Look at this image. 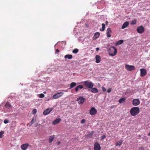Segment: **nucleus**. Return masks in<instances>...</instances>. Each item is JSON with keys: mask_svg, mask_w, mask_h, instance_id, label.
Masks as SVG:
<instances>
[{"mask_svg": "<svg viewBox=\"0 0 150 150\" xmlns=\"http://www.w3.org/2000/svg\"><path fill=\"white\" fill-rule=\"evenodd\" d=\"M139 108L138 107H133L130 110V112L131 115L135 116L139 112Z\"/></svg>", "mask_w": 150, "mask_h": 150, "instance_id": "f257e3e1", "label": "nucleus"}, {"mask_svg": "<svg viewBox=\"0 0 150 150\" xmlns=\"http://www.w3.org/2000/svg\"><path fill=\"white\" fill-rule=\"evenodd\" d=\"M81 83H83V85L86 86L87 88L90 89L93 86L94 83L91 81H82Z\"/></svg>", "mask_w": 150, "mask_h": 150, "instance_id": "f03ea898", "label": "nucleus"}, {"mask_svg": "<svg viewBox=\"0 0 150 150\" xmlns=\"http://www.w3.org/2000/svg\"><path fill=\"white\" fill-rule=\"evenodd\" d=\"M108 52L110 56H114L116 54L117 50L115 47L112 46L110 48Z\"/></svg>", "mask_w": 150, "mask_h": 150, "instance_id": "7ed1b4c3", "label": "nucleus"}, {"mask_svg": "<svg viewBox=\"0 0 150 150\" xmlns=\"http://www.w3.org/2000/svg\"><path fill=\"white\" fill-rule=\"evenodd\" d=\"M63 93L62 92L57 93L53 96L54 99H57L61 96L63 95Z\"/></svg>", "mask_w": 150, "mask_h": 150, "instance_id": "20e7f679", "label": "nucleus"}, {"mask_svg": "<svg viewBox=\"0 0 150 150\" xmlns=\"http://www.w3.org/2000/svg\"><path fill=\"white\" fill-rule=\"evenodd\" d=\"M85 99L82 96H80L77 98V101L79 104H82L84 102Z\"/></svg>", "mask_w": 150, "mask_h": 150, "instance_id": "39448f33", "label": "nucleus"}, {"mask_svg": "<svg viewBox=\"0 0 150 150\" xmlns=\"http://www.w3.org/2000/svg\"><path fill=\"white\" fill-rule=\"evenodd\" d=\"M97 112V111L96 108L94 107H93L91 108L90 110V114L91 115H95Z\"/></svg>", "mask_w": 150, "mask_h": 150, "instance_id": "423d86ee", "label": "nucleus"}, {"mask_svg": "<svg viewBox=\"0 0 150 150\" xmlns=\"http://www.w3.org/2000/svg\"><path fill=\"white\" fill-rule=\"evenodd\" d=\"M125 68L128 71H131L133 70L135 67L133 65H126L125 66Z\"/></svg>", "mask_w": 150, "mask_h": 150, "instance_id": "0eeeda50", "label": "nucleus"}, {"mask_svg": "<svg viewBox=\"0 0 150 150\" xmlns=\"http://www.w3.org/2000/svg\"><path fill=\"white\" fill-rule=\"evenodd\" d=\"M140 102L139 99H134L132 101V104L134 106H137L139 104Z\"/></svg>", "mask_w": 150, "mask_h": 150, "instance_id": "6e6552de", "label": "nucleus"}, {"mask_svg": "<svg viewBox=\"0 0 150 150\" xmlns=\"http://www.w3.org/2000/svg\"><path fill=\"white\" fill-rule=\"evenodd\" d=\"M94 150H100L101 147L99 144L97 142L95 143L94 145Z\"/></svg>", "mask_w": 150, "mask_h": 150, "instance_id": "1a4fd4ad", "label": "nucleus"}, {"mask_svg": "<svg viewBox=\"0 0 150 150\" xmlns=\"http://www.w3.org/2000/svg\"><path fill=\"white\" fill-rule=\"evenodd\" d=\"M137 32L139 33H142L144 31V28L142 26H140L137 29Z\"/></svg>", "mask_w": 150, "mask_h": 150, "instance_id": "9d476101", "label": "nucleus"}, {"mask_svg": "<svg viewBox=\"0 0 150 150\" xmlns=\"http://www.w3.org/2000/svg\"><path fill=\"white\" fill-rule=\"evenodd\" d=\"M52 110V108H48L46 109L43 112V114L45 115L49 114Z\"/></svg>", "mask_w": 150, "mask_h": 150, "instance_id": "9b49d317", "label": "nucleus"}, {"mask_svg": "<svg viewBox=\"0 0 150 150\" xmlns=\"http://www.w3.org/2000/svg\"><path fill=\"white\" fill-rule=\"evenodd\" d=\"M112 31L111 30V29L110 28H107L106 31V34L107 35V36L108 38H110L111 37V35H110Z\"/></svg>", "mask_w": 150, "mask_h": 150, "instance_id": "f8f14e48", "label": "nucleus"}, {"mask_svg": "<svg viewBox=\"0 0 150 150\" xmlns=\"http://www.w3.org/2000/svg\"><path fill=\"white\" fill-rule=\"evenodd\" d=\"M141 76L142 77L144 76L146 74V71L145 69H140Z\"/></svg>", "mask_w": 150, "mask_h": 150, "instance_id": "ddd939ff", "label": "nucleus"}, {"mask_svg": "<svg viewBox=\"0 0 150 150\" xmlns=\"http://www.w3.org/2000/svg\"><path fill=\"white\" fill-rule=\"evenodd\" d=\"M29 144L28 143H25L23 144L21 146V149L23 150H25L28 146Z\"/></svg>", "mask_w": 150, "mask_h": 150, "instance_id": "4468645a", "label": "nucleus"}, {"mask_svg": "<svg viewBox=\"0 0 150 150\" xmlns=\"http://www.w3.org/2000/svg\"><path fill=\"white\" fill-rule=\"evenodd\" d=\"M83 88V86L82 85H79L77 86L75 89V91L76 92L78 91L79 89H81Z\"/></svg>", "mask_w": 150, "mask_h": 150, "instance_id": "2eb2a0df", "label": "nucleus"}, {"mask_svg": "<svg viewBox=\"0 0 150 150\" xmlns=\"http://www.w3.org/2000/svg\"><path fill=\"white\" fill-rule=\"evenodd\" d=\"M93 133V131L89 132V133L86 135V138L87 139H89L91 138Z\"/></svg>", "mask_w": 150, "mask_h": 150, "instance_id": "dca6fc26", "label": "nucleus"}, {"mask_svg": "<svg viewBox=\"0 0 150 150\" xmlns=\"http://www.w3.org/2000/svg\"><path fill=\"white\" fill-rule=\"evenodd\" d=\"M95 58L96 63H98L100 62L101 61V58L99 55H96L95 56Z\"/></svg>", "mask_w": 150, "mask_h": 150, "instance_id": "f3484780", "label": "nucleus"}, {"mask_svg": "<svg viewBox=\"0 0 150 150\" xmlns=\"http://www.w3.org/2000/svg\"><path fill=\"white\" fill-rule=\"evenodd\" d=\"M5 107L7 109L10 110L12 108V105L9 102H7L5 105Z\"/></svg>", "mask_w": 150, "mask_h": 150, "instance_id": "a211bd4d", "label": "nucleus"}, {"mask_svg": "<svg viewBox=\"0 0 150 150\" xmlns=\"http://www.w3.org/2000/svg\"><path fill=\"white\" fill-rule=\"evenodd\" d=\"M36 117L35 116L33 117L32 119L30 121V126H31L32 125L33 123H34L36 121Z\"/></svg>", "mask_w": 150, "mask_h": 150, "instance_id": "6ab92c4d", "label": "nucleus"}, {"mask_svg": "<svg viewBox=\"0 0 150 150\" xmlns=\"http://www.w3.org/2000/svg\"><path fill=\"white\" fill-rule=\"evenodd\" d=\"M61 120L60 118H58L55 120L53 122L52 124L53 125H56L59 123Z\"/></svg>", "mask_w": 150, "mask_h": 150, "instance_id": "aec40b11", "label": "nucleus"}, {"mask_svg": "<svg viewBox=\"0 0 150 150\" xmlns=\"http://www.w3.org/2000/svg\"><path fill=\"white\" fill-rule=\"evenodd\" d=\"M91 89L90 91L91 92L93 93H97L98 92V91L97 88H93V87L90 88Z\"/></svg>", "mask_w": 150, "mask_h": 150, "instance_id": "412c9836", "label": "nucleus"}, {"mask_svg": "<svg viewBox=\"0 0 150 150\" xmlns=\"http://www.w3.org/2000/svg\"><path fill=\"white\" fill-rule=\"evenodd\" d=\"M100 36V33L98 32L94 34L93 38L94 39H96L98 38Z\"/></svg>", "mask_w": 150, "mask_h": 150, "instance_id": "4be33fe9", "label": "nucleus"}, {"mask_svg": "<svg viewBox=\"0 0 150 150\" xmlns=\"http://www.w3.org/2000/svg\"><path fill=\"white\" fill-rule=\"evenodd\" d=\"M129 25V23L128 22H126L124 23L122 26V29H124L127 27Z\"/></svg>", "mask_w": 150, "mask_h": 150, "instance_id": "5701e85b", "label": "nucleus"}, {"mask_svg": "<svg viewBox=\"0 0 150 150\" xmlns=\"http://www.w3.org/2000/svg\"><path fill=\"white\" fill-rule=\"evenodd\" d=\"M72 58V56L71 54H67L64 56L65 59H71Z\"/></svg>", "mask_w": 150, "mask_h": 150, "instance_id": "b1692460", "label": "nucleus"}, {"mask_svg": "<svg viewBox=\"0 0 150 150\" xmlns=\"http://www.w3.org/2000/svg\"><path fill=\"white\" fill-rule=\"evenodd\" d=\"M76 85V83L74 82H73L71 83L70 85V87L69 88V89H71L73 88Z\"/></svg>", "mask_w": 150, "mask_h": 150, "instance_id": "393cba45", "label": "nucleus"}, {"mask_svg": "<svg viewBox=\"0 0 150 150\" xmlns=\"http://www.w3.org/2000/svg\"><path fill=\"white\" fill-rule=\"evenodd\" d=\"M122 141L121 140H120L119 141L117 142L116 144V146H120L121 144H122Z\"/></svg>", "mask_w": 150, "mask_h": 150, "instance_id": "a878e982", "label": "nucleus"}, {"mask_svg": "<svg viewBox=\"0 0 150 150\" xmlns=\"http://www.w3.org/2000/svg\"><path fill=\"white\" fill-rule=\"evenodd\" d=\"M54 136H50L49 139V142L50 143H51L53 141V139H54Z\"/></svg>", "mask_w": 150, "mask_h": 150, "instance_id": "bb28decb", "label": "nucleus"}, {"mask_svg": "<svg viewBox=\"0 0 150 150\" xmlns=\"http://www.w3.org/2000/svg\"><path fill=\"white\" fill-rule=\"evenodd\" d=\"M126 99L124 98H122L120 99L119 100L118 102L120 103H123V102H125V100Z\"/></svg>", "mask_w": 150, "mask_h": 150, "instance_id": "cd10ccee", "label": "nucleus"}, {"mask_svg": "<svg viewBox=\"0 0 150 150\" xmlns=\"http://www.w3.org/2000/svg\"><path fill=\"white\" fill-rule=\"evenodd\" d=\"M123 42V40H120L118 41L116 43V45H118L122 44Z\"/></svg>", "mask_w": 150, "mask_h": 150, "instance_id": "c85d7f7f", "label": "nucleus"}, {"mask_svg": "<svg viewBox=\"0 0 150 150\" xmlns=\"http://www.w3.org/2000/svg\"><path fill=\"white\" fill-rule=\"evenodd\" d=\"M102 29H100V30L101 31H104V30H105V25L104 23H102Z\"/></svg>", "mask_w": 150, "mask_h": 150, "instance_id": "c756f323", "label": "nucleus"}, {"mask_svg": "<svg viewBox=\"0 0 150 150\" xmlns=\"http://www.w3.org/2000/svg\"><path fill=\"white\" fill-rule=\"evenodd\" d=\"M79 51V50L77 49H75L72 51V52L74 54H76Z\"/></svg>", "mask_w": 150, "mask_h": 150, "instance_id": "7c9ffc66", "label": "nucleus"}, {"mask_svg": "<svg viewBox=\"0 0 150 150\" xmlns=\"http://www.w3.org/2000/svg\"><path fill=\"white\" fill-rule=\"evenodd\" d=\"M136 23V20H132L131 23V24L132 25H135Z\"/></svg>", "mask_w": 150, "mask_h": 150, "instance_id": "2f4dec72", "label": "nucleus"}, {"mask_svg": "<svg viewBox=\"0 0 150 150\" xmlns=\"http://www.w3.org/2000/svg\"><path fill=\"white\" fill-rule=\"evenodd\" d=\"M45 95L43 93H41L39 95V97L40 98H43L45 97Z\"/></svg>", "mask_w": 150, "mask_h": 150, "instance_id": "473e14b6", "label": "nucleus"}, {"mask_svg": "<svg viewBox=\"0 0 150 150\" xmlns=\"http://www.w3.org/2000/svg\"><path fill=\"white\" fill-rule=\"evenodd\" d=\"M37 112V110L36 109H34L32 111V113L33 114H35Z\"/></svg>", "mask_w": 150, "mask_h": 150, "instance_id": "72a5a7b5", "label": "nucleus"}, {"mask_svg": "<svg viewBox=\"0 0 150 150\" xmlns=\"http://www.w3.org/2000/svg\"><path fill=\"white\" fill-rule=\"evenodd\" d=\"M4 133V132L1 131L0 132V138H1L2 137V135Z\"/></svg>", "mask_w": 150, "mask_h": 150, "instance_id": "f704fd0d", "label": "nucleus"}, {"mask_svg": "<svg viewBox=\"0 0 150 150\" xmlns=\"http://www.w3.org/2000/svg\"><path fill=\"white\" fill-rule=\"evenodd\" d=\"M52 99V97H49L48 98H46L45 99V101H48L49 100Z\"/></svg>", "mask_w": 150, "mask_h": 150, "instance_id": "c9c22d12", "label": "nucleus"}, {"mask_svg": "<svg viewBox=\"0 0 150 150\" xmlns=\"http://www.w3.org/2000/svg\"><path fill=\"white\" fill-rule=\"evenodd\" d=\"M9 122L8 120L5 119L4 121V122L5 124L8 123Z\"/></svg>", "mask_w": 150, "mask_h": 150, "instance_id": "e433bc0d", "label": "nucleus"}, {"mask_svg": "<svg viewBox=\"0 0 150 150\" xmlns=\"http://www.w3.org/2000/svg\"><path fill=\"white\" fill-rule=\"evenodd\" d=\"M85 121L86 120L84 119H83L81 121V123L82 124H83L85 122Z\"/></svg>", "mask_w": 150, "mask_h": 150, "instance_id": "4c0bfd02", "label": "nucleus"}, {"mask_svg": "<svg viewBox=\"0 0 150 150\" xmlns=\"http://www.w3.org/2000/svg\"><path fill=\"white\" fill-rule=\"evenodd\" d=\"M106 137V136L105 135H103L101 137V139L102 140H103L105 139V138Z\"/></svg>", "mask_w": 150, "mask_h": 150, "instance_id": "58836bf2", "label": "nucleus"}, {"mask_svg": "<svg viewBox=\"0 0 150 150\" xmlns=\"http://www.w3.org/2000/svg\"><path fill=\"white\" fill-rule=\"evenodd\" d=\"M102 91L103 92H104L106 91V89L104 87H102Z\"/></svg>", "mask_w": 150, "mask_h": 150, "instance_id": "ea45409f", "label": "nucleus"}, {"mask_svg": "<svg viewBox=\"0 0 150 150\" xmlns=\"http://www.w3.org/2000/svg\"><path fill=\"white\" fill-rule=\"evenodd\" d=\"M139 150H144V148L143 147H141L139 148Z\"/></svg>", "mask_w": 150, "mask_h": 150, "instance_id": "a19ab883", "label": "nucleus"}, {"mask_svg": "<svg viewBox=\"0 0 150 150\" xmlns=\"http://www.w3.org/2000/svg\"><path fill=\"white\" fill-rule=\"evenodd\" d=\"M59 50L58 49H57L56 50V51H55V54H58V53L59 52Z\"/></svg>", "mask_w": 150, "mask_h": 150, "instance_id": "79ce46f5", "label": "nucleus"}, {"mask_svg": "<svg viewBox=\"0 0 150 150\" xmlns=\"http://www.w3.org/2000/svg\"><path fill=\"white\" fill-rule=\"evenodd\" d=\"M111 88H108L107 90V92L108 93H110L111 91Z\"/></svg>", "mask_w": 150, "mask_h": 150, "instance_id": "37998d69", "label": "nucleus"}, {"mask_svg": "<svg viewBox=\"0 0 150 150\" xmlns=\"http://www.w3.org/2000/svg\"><path fill=\"white\" fill-rule=\"evenodd\" d=\"M108 21H105V24L106 25H108Z\"/></svg>", "mask_w": 150, "mask_h": 150, "instance_id": "c03bdc74", "label": "nucleus"}, {"mask_svg": "<svg viewBox=\"0 0 150 150\" xmlns=\"http://www.w3.org/2000/svg\"><path fill=\"white\" fill-rule=\"evenodd\" d=\"M60 143H61L60 142H57V145H59V144H60Z\"/></svg>", "mask_w": 150, "mask_h": 150, "instance_id": "a18cd8bd", "label": "nucleus"}, {"mask_svg": "<svg viewBox=\"0 0 150 150\" xmlns=\"http://www.w3.org/2000/svg\"><path fill=\"white\" fill-rule=\"evenodd\" d=\"M96 50L97 51H98V50H99V48L97 47V48H96Z\"/></svg>", "mask_w": 150, "mask_h": 150, "instance_id": "49530a36", "label": "nucleus"}, {"mask_svg": "<svg viewBox=\"0 0 150 150\" xmlns=\"http://www.w3.org/2000/svg\"><path fill=\"white\" fill-rule=\"evenodd\" d=\"M81 38H79V39H78V40H79V41H80V40H81Z\"/></svg>", "mask_w": 150, "mask_h": 150, "instance_id": "de8ad7c7", "label": "nucleus"}, {"mask_svg": "<svg viewBox=\"0 0 150 150\" xmlns=\"http://www.w3.org/2000/svg\"><path fill=\"white\" fill-rule=\"evenodd\" d=\"M148 135L149 136H150V132L149 133Z\"/></svg>", "mask_w": 150, "mask_h": 150, "instance_id": "09e8293b", "label": "nucleus"}, {"mask_svg": "<svg viewBox=\"0 0 150 150\" xmlns=\"http://www.w3.org/2000/svg\"><path fill=\"white\" fill-rule=\"evenodd\" d=\"M56 44L54 46V47H55V46H56Z\"/></svg>", "mask_w": 150, "mask_h": 150, "instance_id": "8fccbe9b", "label": "nucleus"}]
</instances>
